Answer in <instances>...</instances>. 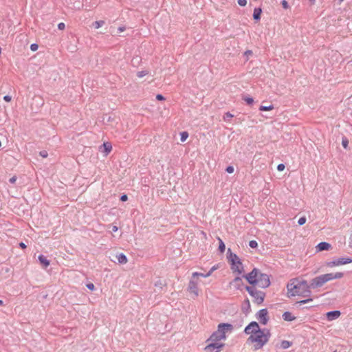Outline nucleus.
<instances>
[{
	"label": "nucleus",
	"mask_w": 352,
	"mask_h": 352,
	"mask_svg": "<svg viewBox=\"0 0 352 352\" xmlns=\"http://www.w3.org/2000/svg\"><path fill=\"white\" fill-rule=\"evenodd\" d=\"M262 9L261 8H255L253 13V19L258 21L261 19Z\"/></svg>",
	"instance_id": "19"
},
{
	"label": "nucleus",
	"mask_w": 352,
	"mask_h": 352,
	"mask_svg": "<svg viewBox=\"0 0 352 352\" xmlns=\"http://www.w3.org/2000/svg\"><path fill=\"white\" fill-rule=\"evenodd\" d=\"M116 258L118 259V261L120 264H125L127 263V257L123 253H120L116 256Z\"/></svg>",
	"instance_id": "21"
},
{
	"label": "nucleus",
	"mask_w": 352,
	"mask_h": 352,
	"mask_svg": "<svg viewBox=\"0 0 352 352\" xmlns=\"http://www.w3.org/2000/svg\"><path fill=\"white\" fill-rule=\"evenodd\" d=\"M233 329V326L229 323H220L218 325L217 331L223 333V335H226L227 331H231Z\"/></svg>",
	"instance_id": "12"
},
{
	"label": "nucleus",
	"mask_w": 352,
	"mask_h": 352,
	"mask_svg": "<svg viewBox=\"0 0 352 352\" xmlns=\"http://www.w3.org/2000/svg\"><path fill=\"white\" fill-rule=\"evenodd\" d=\"M226 338V335H223V333L219 332V331H215L212 333L210 337L208 339V341L218 342V341L221 340H225Z\"/></svg>",
	"instance_id": "10"
},
{
	"label": "nucleus",
	"mask_w": 352,
	"mask_h": 352,
	"mask_svg": "<svg viewBox=\"0 0 352 352\" xmlns=\"http://www.w3.org/2000/svg\"><path fill=\"white\" fill-rule=\"evenodd\" d=\"M103 146H104V151L107 153H109L112 149L111 144L109 142L104 143Z\"/></svg>",
	"instance_id": "29"
},
{
	"label": "nucleus",
	"mask_w": 352,
	"mask_h": 352,
	"mask_svg": "<svg viewBox=\"0 0 352 352\" xmlns=\"http://www.w3.org/2000/svg\"><path fill=\"white\" fill-rule=\"evenodd\" d=\"M251 310L250 302L248 298H246L242 305V311L245 314H248Z\"/></svg>",
	"instance_id": "16"
},
{
	"label": "nucleus",
	"mask_w": 352,
	"mask_h": 352,
	"mask_svg": "<svg viewBox=\"0 0 352 352\" xmlns=\"http://www.w3.org/2000/svg\"><path fill=\"white\" fill-rule=\"evenodd\" d=\"M273 109H274V106L272 104L269 105V106L261 105L259 107V110L261 111H270V110H272Z\"/></svg>",
	"instance_id": "26"
},
{
	"label": "nucleus",
	"mask_w": 352,
	"mask_h": 352,
	"mask_svg": "<svg viewBox=\"0 0 352 352\" xmlns=\"http://www.w3.org/2000/svg\"><path fill=\"white\" fill-rule=\"evenodd\" d=\"M156 99L157 100H165V98L162 95V94H157L156 96Z\"/></svg>",
	"instance_id": "50"
},
{
	"label": "nucleus",
	"mask_w": 352,
	"mask_h": 352,
	"mask_svg": "<svg viewBox=\"0 0 352 352\" xmlns=\"http://www.w3.org/2000/svg\"><path fill=\"white\" fill-rule=\"evenodd\" d=\"M244 55L247 56V58L249 57V56L252 55V50H247L245 52Z\"/></svg>",
	"instance_id": "51"
},
{
	"label": "nucleus",
	"mask_w": 352,
	"mask_h": 352,
	"mask_svg": "<svg viewBox=\"0 0 352 352\" xmlns=\"http://www.w3.org/2000/svg\"><path fill=\"white\" fill-rule=\"evenodd\" d=\"M58 28L60 30H63L65 28V25L64 23L61 22L58 24Z\"/></svg>",
	"instance_id": "46"
},
{
	"label": "nucleus",
	"mask_w": 352,
	"mask_h": 352,
	"mask_svg": "<svg viewBox=\"0 0 352 352\" xmlns=\"http://www.w3.org/2000/svg\"><path fill=\"white\" fill-rule=\"evenodd\" d=\"M224 345L223 343L211 342L204 348V350L206 352H219Z\"/></svg>",
	"instance_id": "7"
},
{
	"label": "nucleus",
	"mask_w": 352,
	"mask_h": 352,
	"mask_svg": "<svg viewBox=\"0 0 352 352\" xmlns=\"http://www.w3.org/2000/svg\"><path fill=\"white\" fill-rule=\"evenodd\" d=\"M260 329L258 324L255 322H251L248 326L245 327L244 329V333L247 335H252L256 333L257 331Z\"/></svg>",
	"instance_id": "8"
},
{
	"label": "nucleus",
	"mask_w": 352,
	"mask_h": 352,
	"mask_svg": "<svg viewBox=\"0 0 352 352\" xmlns=\"http://www.w3.org/2000/svg\"><path fill=\"white\" fill-rule=\"evenodd\" d=\"M237 3L241 6H245L247 4V0H237Z\"/></svg>",
	"instance_id": "42"
},
{
	"label": "nucleus",
	"mask_w": 352,
	"mask_h": 352,
	"mask_svg": "<svg viewBox=\"0 0 352 352\" xmlns=\"http://www.w3.org/2000/svg\"><path fill=\"white\" fill-rule=\"evenodd\" d=\"M11 96H8V95H6L3 97V100L6 102H10L11 101Z\"/></svg>",
	"instance_id": "52"
},
{
	"label": "nucleus",
	"mask_w": 352,
	"mask_h": 352,
	"mask_svg": "<svg viewBox=\"0 0 352 352\" xmlns=\"http://www.w3.org/2000/svg\"><path fill=\"white\" fill-rule=\"evenodd\" d=\"M317 252L329 250L331 249V245L327 242H320L316 245Z\"/></svg>",
	"instance_id": "14"
},
{
	"label": "nucleus",
	"mask_w": 352,
	"mask_h": 352,
	"mask_svg": "<svg viewBox=\"0 0 352 352\" xmlns=\"http://www.w3.org/2000/svg\"><path fill=\"white\" fill-rule=\"evenodd\" d=\"M268 311L267 309H260L256 316V318L257 320L260 322L261 324H267L268 320H269V318H268Z\"/></svg>",
	"instance_id": "6"
},
{
	"label": "nucleus",
	"mask_w": 352,
	"mask_h": 352,
	"mask_svg": "<svg viewBox=\"0 0 352 352\" xmlns=\"http://www.w3.org/2000/svg\"><path fill=\"white\" fill-rule=\"evenodd\" d=\"M339 1H340V2H342V1H343L344 0H339Z\"/></svg>",
	"instance_id": "59"
},
{
	"label": "nucleus",
	"mask_w": 352,
	"mask_h": 352,
	"mask_svg": "<svg viewBox=\"0 0 352 352\" xmlns=\"http://www.w3.org/2000/svg\"><path fill=\"white\" fill-rule=\"evenodd\" d=\"M338 265H346L352 263L351 257H342L336 259Z\"/></svg>",
	"instance_id": "17"
},
{
	"label": "nucleus",
	"mask_w": 352,
	"mask_h": 352,
	"mask_svg": "<svg viewBox=\"0 0 352 352\" xmlns=\"http://www.w3.org/2000/svg\"><path fill=\"white\" fill-rule=\"evenodd\" d=\"M218 240H219V251L221 252V253H223L225 252V250H226V245H225V243H223V241L219 237L218 238Z\"/></svg>",
	"instance_id": "23"
},
{
	"label": "nucleus",
	"mask_w": 352,
	"mask_h": 352,
	"mask_svg": "<svg viewBox=\"0 0 352 352\" xmlns=\"http://www.w3.org/2000/svg\"><path fill=\"white\" fill-rule=\"evenodd\" d=\"M260 273V270L257 268H254L250 273L245 274L243 276L247 281L252 285L251 287H255L257 284V279L258 278V274Z\"/></svg>",
	"instance_id": "4"
},
{
	"label": "nucleus",
	"mask_w": 352,
	"mask_h": 352,
	"mask_svg": "<svg viewBox=\"0 0 352 352\" xmlns=\"http://www.w3.org/2000/svg\"><path fill=\"white\" fill-rule=\"evenodd\" d=\"M188 290L190 293L195 294V296H197L199 294L197 281L195 280V278H193L192 277L189 281Z\"/></svg>",
	"instance_id": "9"
},
{
	"label": "nucleus",
	"mask_w": 352,
	"mask_h": 352,
	"mask_svg": "<svg viewBox=\"0 0 352 352\" xmlns=\"http://www.w3.org/2000/svg\"><path fill=\"white\" fill-rule=\"evenodd\" d=\"M192 276L193 278H196V277H198V276H201V277H208L210 276V275H207V273L206 274H203V273H199V272H194L192 273Z\"/></svg>",
	"instance_id": "30"
},
{
	"label": "nucleus",
	"mask_w": 352,
	"mask_h": 352,
	"mask_svg": "<svg viewBox=\"0 0 352 352\" xmlns=\"http://www.w3.org/2000/svg\"><path fill=\"white\" fill-rule=\"evenodd\" d=\"M38 45L36 43H32L30 45V50L33 52L37 50Z\"/></svg>",
	"instance_id": "40"
},
{
	"label": "nucleus",
	"mask_w": 352,
	"mask_h": 352,
	"mask_svg": "<svg viewBox=\"0 0 352 352\" xmlns=\"http://www.w3.org/2000/svg\"><path fill=\"white\" fill-rule=\"evenodd\" d=\"M249 246L251 248H256L258 246V243L255 240H252L249 242Z\"/></svg>",
	"instance_id": "36"
},
{
	"label": "nucleus",
	"mask_w": 352,
	"mask_h": 352,
	"mask_svg": "<svg viewBox=\"0 0 352 352\" xmlns=\"http://www.w3.org/2000/svg\"><path fill=\"white\" fill-rule=\"evenodd\" d=\"M243 100L247 103V104L248 105H252L254 102V99L253 98L250 97V96H243Z\"/></svg>",
	"instance_id": "25"
},
{
	"label": "nucleus",
	"mask_w": 352,
	"mask_h": 352,
	"mask_svg": "<svg viewBox=\"0 0 352 352\" xmlns=\"http://www.w3.org/2000/svg\"><path fill=\"white\" fill-rule=\"evenodd\" d=\"M292 345V342L287 340H283L280 343V347L283 349H287Z\"/></svg>",
	"instance_id": "22"
},
{
	"label": "nucleus",
	"mask_w": 352,
	"mask_h": 352,
	"mask_svg": "<svg viewBox=\"0 0 352 352\" xmlns=\"http://www.w3.org/2000/svg\"><path fill=\"white\" fill-rule=\"evenodd\" d=\"M326 265L329 267H333L335 266H338V264L337 263L336 259H335L331 261L327 262Z\"/></svg>",
	"instance_id": "31"
},
{
	"label": "nucleus",
	"mask_w": 352,
	"mask_h": 352,
	"mask_svg": "<svg viewBox=\"0 0 352 352\" xmlns=\"http://www.w3.org/2000/svg\"><path fill=\"white\" fill-rule=\"evenodd\" d=\"M282 318L285 321H293L296 319V317L292 316L289 311H285L283 313Z\"/></svg>",
	"instance_id": "20"
},
{
	"label": "nucleus",
	"mask_w": 352,
	"mask_h": 352,
	"mask_svg": "<svg viewBox=\"0 0 352 352\" xmlns=\"http://www.w3.org/2000/svg\"><path fill=\"white\" fill-rule=\"evenodd\" d=\"M285 168V166L283 164H279L278 166H277V170L278 171H283Z\"/></svg>",
	"instance_id": "44"
},
{
	"label": "nucleus",
	"mask_w": 352,
	"mask_h": 352,
	"mask_svg": "<svg viewBox=\"0 0 352 352\" xmlns=\"http://www.w3.org/2000/svg\"><path fill=\"white\" fill-rule=\"evenodd\" d=\"M326 265L329 267H333L335 266H338V264L337 263L336 259H335L331 261L327 262Z\"/></svg>",
	"instance_id": "32"
},
{
	"label": "nucleus",
	"mask_w": 352,
	"mask_h": 352,
	"mask_svg": "<svg viewBox=\"0 0 352 352\" xmlns=\"http://www.w3.org/2000/svg\"><path fill=\"white\" fill-rule=\"evenodd\" d=\"M349 144V140L346 137H343L342 139V145L344 148H346Z\"/></svg>",
	"instance_id": "33"
},
{
	"label": "nucleus",
	"mask_w": 352,
	"mask_h": 352,
	"mask_svg": "<svg viewBox=\"0 0 352 352\" xmlns=\"http://www.w3.org/2000/svg\"><path fill=\"white\" fill-rule=\"evenodd\" d=\"M128 199V196L126 194H124L121 195L120 197V201H126Z\"/></svg>",
	"instance_id": "49"
},
{
	"label": "nucleus",
	"mask_w": 352,
	"mask_h": 352,
	"mask_svg": "<svg viewBox=\"0 0 352 352\" xmlns=\"http://www.w3.org/2000/svg\"><path fill=\"white\" fill-rule=\"evenodd\" d=\"M188 135H188V133L187 131L182 132L180 133V136H181L180 140H181V142H185L187 140V138H188Z\"/></svg>",
	"instance_id": "27"
},
{
	"label": "nucleus",
	"mask_w": 352,
	"mask_h": 352,
	"mask_svg": "<svg viewBox=\"0 0 352 352\" xmlns=\"http://www.w3.org/2000/svg\"><path fill=\"white\" fill-rule=\"evenodd\" d=\"M344 276L342 272L328 273L318 276L308 283L305 280L293 278L287 285L288 294L292 296H300L304 298L310 297L311 289H317L322 287L326 283L333 279H340Z\"/></svg>",
	"instance_id": "1"
},
{
	"label": "nucleus",
	"mask_w": 352,
	"mask_h": 352,
	"mask_svg": "<svg viewBox=\"0 0 352 352\" xmlns=\"http://www.w3.org/2000/svg\"><path fill=\"white\" fill-rule=\"evenodd\" d=\"M125 27L124 26H121V27H119L118 29V32H122L125 30Z\"/></svg>",
	"instance_id": "54"
},
{
	"label": "nucleus",
	"mask_w": 352,
	"mask_h": 352,
	"mask_svg": "<svg viewBox=\"0 0 352 352\" xmlns=\"http://www.w3.org/2000/svg\"><path fill=\"white\" fill-rule=\"evenodd\" d=\"M104 24V21H95L94 23H93V26L96 28V29H98L99 28L102 27L103 25Z\"/></svg>",
	"instance_id": "28"
},
{
	"label": "nucleus",
	"mask_w": 352,
	"mask_h": 352,
	"mask_svg": "<svg viewBox=\"0 0 352 352\" xmlns=\"http://www.w3.org/2000/svg\"><path fill=\"white\" fill-rule=\"evenodd\" d=\"M217 268H218V267H217V266L214 265L213 267H212L210 268V270H209V272L207 273V275H210H210L212 274V273L214 270H216Z\"/></svg>",
	"instance_id": "48"
},
{
	"label": "nucleus",
	"mask_w": 352,
	"mask_h": 352,
	"mask_svg": "<svg viewBox=\"0 0 352 352\" xmlns=\"http://www.w3.org/2000/svg\"><path fill=\"white\" fill-rule=\"evenodd\" d=\"M231 269L233 272H237L239 274H242L243 272V266L241 262V264L236 263L234 265H231Z\"/></svg>",
	"instance_id": "18"
},
{
	"label": "nucleus",
	"mask_w": 352,
	"mask_h": 352,
	"mask_svg": "<svg viewBox=\"0 0 352 352\" xmlns=\"http://www.w3.org/2000/svg\"><path fill=\"white\" fill-rule=\"evenodd\" d=\"M117 230H118V227H117V226H113L112 227V231L115 232H116Z\"/></svg>",
	"instance_id": "56"
},
{
	"label": "nucleus",
	"mask_w": 352,
	"mask_h": 352,
	"mask_svg": "<svg viewBox=\"0 0 352 352\" xmlns=\"http://www.w3.org/2000/svg\"><path fill=\"white\" fill-rule=\"evenodd\" d=\"M86 286L89 290H91V291L94 290V289H95L94 285L91 283H87Z\"/></svg>",
	"instance_id": "45"
},
{
	"label": "nucleus",
	"mask_w": 352,
	"mask_h": 352,
	"mask_svg": "<svg viewBox=\"0 0 352 352\" xmlns=\"http://www.w3.org/2000/svg\"><path fill=\"white\" fill-rule=\"evenodd\" d=\"M245 290L248 292V294L254 298V302L258 305H261L263 302L265 293L257 290L255 287H250L246 285L245 287Z\"/></svg>",
	"instance_id": "3"
},
{
	"label": "nucleus",
	"mask_w": 352,
	"mask_h": 352,
	"mask_svg": "<svg viewBox=\"0 0 352 352\" xmlns=\"http://www.w3.org/2000/svg\"><path fill=\"white\" fill-rule=\"evenodd\" d=\"M281 5H282L283 8L285 9H287L289 8V4L286 0H283L281 1Z\"/></svg>",
	"instance_id": "39"
},
{
	"label": "nucleus",
	"mask_w": 352,
	"mask_h": 352,
	"mask_svg": "<svg viewBox=\"0 0 352 352\" xmlns=\"http://www.w3.org/2000/svg\"><path fill=\"white\" fill-rule=\"evenodd\" d=\"M155 285L156 287H160V288H162L163 286L165 285V284L164 283H162L161 280H158L155 283Z\"/></svg>",
	"instance_id": "41"
},
{
	"label": "nucleus",
	"mask_w": 352,
	"mask_h": 352,
	"mask_svg": "<svg viewBox=\"0 0 352 352\" xmlns=\"http://www.w3.org/2000/svg\"><path fill=\"white\" fill-rule=\"evenodd\" d=\"M306 220H307V219H306V217H300V218L298 219V225H299V226H302V225H304V224L305 223V222H306Z\"/></svg>",
	"instance_id": "37"
},
{
	"label": "nucleus",
	"mask_w": 352,
	"mask_h": 352,
	"mask_svg": "<svg viewBox=\"0 0 352 352\" xmlns=\"http://www.w3.org/2000/svg\"><path fill=\"white\" fill-rule=\"evenodd\" d=\"M271 333L268 329H260L255 334L251 335L248 338V342L255 343L254 349L255 351L261 349L269 341Z\"/></svg>",
	"instance_id": "2"
},
{
	"label": "nucleus",
	"mask_w": 352,
	"mask_h": 352,
	"mask_svg": "<svg viewBox=\"0 0 352 352\" xmlns=\"http://www.w3.org/2000/svg\"><path fill=\"white\" fill-rule=\"evenodd\" d=\"M312 300H313V299L309 297V298L300 300L298 302V303L300 304V305H302V304H306L307 302H311Z\"/></svg>",
	"instance_id": "38"
},
{
	"label": "nucleus",
	"mask_w": 352,
	"mask_h": 352,
	"mask_svg": "<svg viewBox=\"0 0 352 352\" xmlns=\"http://www.w3.org/2000/svg\"><path fill=\"white\" fill-rule=\"evenodd\" d=\"M38 258L44 268H47L50 265V261L43 254H40Z\"/></svg>",
	"instance_id": "15"
},
{
	"label": "nucleus",
	"mask_w": 352,
	"mask_h": 352,
	"mask_svg": "<svg viewBox=\"0 0 352 352\" xmlns=\"http://www.w3.org/2000/svg\"><path fill=\"white\" fill-rule=\"evenodd\" d=\"M3 305V301L0 300V306Z\"/></svg>",
	"instance_id": "58"
},
{
	"label": "nucleus",
	"mask_w": 352,
	"mask_h": 352,
	"mask_svg": "<svg viewBox=\"0 0 352 352\" xmlns=\"http://www.w3.org/2000/svg\"><path fill=\"white\" fill-rule=\"evenodd\" d=\"M233 283L236 284L235 287L236 289H240V286L243 284L242 279L241 277L237 276L233 280Z\"/></svg>",
	"instance_id": "24"
},
{
	"label": "nucleus",
	"mask_w": 352,
	"mask_h": 352,
	"mask_svg": "<svg viewBox=\"0 0 352 352\" xmlns=\"http://www.w3.org/2000/svg\"><path fill=\"white\" fill-rule=\"evenodd\" d=\"M148 71L146 70H143V71H140L137 73V76L139 77V78H142L144 77V76L147 75L148 74Z\"/></svg>",
	"instance_id": "35"
},
{
	"label": "nucleus",
	"mask_w": 352,
	"mask_h": 352,
	"mask_svg": "<svg viewBox=\"0 0 352 352\" xmlns=\"http://www.w3.org/2000/svg\"><path fill=\"white\" fill-rule=\"evenodd\" d=\"M309 1L310 3H311V5H314V4H315V3H316V0H309Z\"/></svg>",
	"instance_id": "57"
},
{
	"label": "nucleus",
	"mask_w": 352,
	"mask_h": 352,
	"mask_svg": "<svg viewBox=\"0 0 352 352\" xmlns=\"http://www.w3.org/2000/svg\"><path fill=\"white\" fill-rule=\"evenodd\" d=\"M39 155L42 157H47V155H48L47 152L46 151H40L39 152Z\"/></svg>",
	"instance_id": "47"
},
{
	"label": "nucleus",
	"mask_w": 352,
	"mask_h": 352,
	"mask_svg": "<svg viewBox=\"0 0 352 352\" xmlns=\"http://www.w3.org/2000/svg\"><path fill=\"white\" fill-rule=\"evenodd\" d=\"M256 285L263 289L268 287L270 285V276L267 274L262 273L260 271Z\"/></svg>",
	"instance_id": "5"
},
{
	"label": "nucleus",
	"mask_w": 352,
	"mask_h": 352,
	"mask_svg": "<svg viewBox=\"0 0 352 352\" xmlns=\"http://www.w3.org/2000/svg\"><path fill=\"white\" fill-rule=\"evenodd\" d=\"M226 171L228 173H232L234 172V167L232 166H228L226 168Z\"/></svg>",
	"instance_id": "43"
},
{
	"label": "nucleus",
	"mask_w": 352,
	"mask_h": 352,
	"mask_svg": "<svg viewBox=\"0 0 352 352\" xmlns=\"http://www.w3.org/2000/svg\"><path fill=\"white\" fill-rule=\"evenodd\" d=\"M232 117H233L232 114H231L230 112H227L223 116V120L225 121H229Z\"/></svg>",
	"instance_id": "34"
},
{
	"label": "nucleus",
	"mask_w": 352,
	"mask_h": 352,
	"mask_svg": "<svg viewBox=\"0 0 352 352\" xmlns=\"http://www.w3.org/2000/svg\"><path fill=\"white\" fill-rule=\"evenodd\" d=\"M227 258L230 262L231 265H234L236 263L241 264V260L239 256L236 254L232 253L230 248L228 250Z\"/></svg>",
	"instance_id": "11"
},
{
	"label": "nucleus",
	"mask_w": 352,
	"mask_h": 352,
	"mask_svg": "<svg viewBox=\"0 0 352 352\" xmlns=\"http://www.w3.org/2000/svg\"><path fill=\"white\" fill-rule=\"evenodd\" d=\"M16 180V177L15 176L11 177L10 179H9V182L10 184H14Z\"/></svg>",
	"instance_id": "53"
},
{
	"label": "nucleus",
	"mask_w": 352,
	"mask_h": 352,
	"mask_svg": "<svg viewBox=\"0 0 352 352\" xmlns=\"http://www.w3.org/2000/svg\"><path fill=\"white\" fill-rule=\"evenodd\" d=\"M19 246H20L21 248H23V249H24V248H26V245H25L24 243H23V242H21V243H19Z\"/></svg>",
	"instance_id": "55"
},
{
	"label": "nucleus",
	"mask_w": 352,
	"mask_h": 352,
	"mask_svg": "<svg viewBox=\"0 0 352 352\" xmlns=\"http://www.w3.org/2000/svg\"><path fill=\"white\" fill-rule=\"evenodd\" d=\"M340 314H341V313L340 311L334 310V311H331L327 312L326 314V317L329 321H332V320H334L340 317Z\"/></svg>",
	"instance_id": "13"
}]
</instances>
